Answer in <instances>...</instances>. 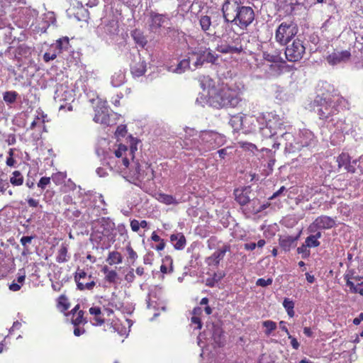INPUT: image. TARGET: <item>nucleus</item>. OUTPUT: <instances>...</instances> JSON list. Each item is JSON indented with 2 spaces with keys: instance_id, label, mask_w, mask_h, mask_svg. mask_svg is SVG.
I'll list each match as a JSON object with an SVG mask.
<instances>
[{
  "instance_id": "obj_1",
  "label": "nucleus",
  "mask_w": 363,
  "mask_h": 363,
  "mask_svg": "<svg viewBox=\"0 0 363 363\" xmlns=\"http://www.w3.org/2000/svg\"><path fill=\"white\" fill-rule=\"evenodd\" d=\"M221 11L225 22L241 29L247 28L255 18L254 9L250 6H245L241 0H225Z\"/></svg>"
},
{
  "instance_id": "obj_2",
  "label": "nucleus",
  "mask_w": 363,
  "mask_h": 363,
  "mask_svg": "<svg viewBox=\"0 0 363 363\" xmlns=\"http://www.w3.org/2000/svg\"><path fill=\"white\" fill-rule=\"evenodd\" d=\"M240 101L238 92L228 84H218L208 90V102L213 107H235Z\"/></svg>"
},
{
  "instance_id": "obj_3",
  "label": "nucleus",
  "mask_w": 363,
  "mask_h": 363,
  "mask_svg": "<svg viewBox=\"0 0 363 363\" xmlns=\"http://www.w3.org/2000/svg\"><path fill=\"white\" fill-rule=\"evenodd\" d=\"M315 112L320 120L325 122L333 121L332 117L340 112V106L345 107L348 102L340 95H333L331 97L319 98L315 100Z\"/></svg>"
},
{
  "instance_id": "obj_4",
  "label": "nucleus",
  "mask_w": 363,
  "mask_h": 363,
  "mask_svg": "<svg viewBox=\"0 0 363 363\" xmlns=\"http://www.w3.org/2000/svg\"><path fill=\"white\" fill-rule=\"evenodd\" d=\"M298 32V27L294 20H288L281 23L274 33L275 41L280 45H286Z\"/></svg>"
},
{
  "instance_id": "obj_5",
  "label": "nucleus",
  "mask_w": 363,
  "mask_h": 363,
  "mask_svg": "<svg viewBox=\"0 0 363 363\" xmlns=\"http://www.w3.org/2000/svg\"><path fill=\"white\" fill-rule=\"evenodd\" d=\"M226 142L225 135L213 130H203L200 132L198 147L199 151L205 152L214 150L222 146Z\"/></svg>"
},
{
  "instance_id": "obj_6",
  "label": "nucleus",
  "mask_w": 363,
  "mask_h": 363,
  "mask_svg": "<svg viewBox=\"0 0 363 363\" xmlns=\"http://www.w3.org/2000/svg\"><path fill=\"white\" fill-rule=\"evenodd\" d=\"M281 140L285 141V148L290 152L300 151L305 147L311 146L314 143V137L311 133L303 134L299 138L293 143L294 136L290 133H285L281 135Z\"/></svg>"
},
{
  "instance_id": "obj_7",
  "label": "nucleus",
  "mask_w": 363,
  "mask_h": 363,
  "mask_svg": "<svg viewBox=\"0 0 363 363\" xmlns=\"http://www.w3.org/2000/svg\"><path fill=\"white\" fill-rule=\"evenodd\" d=\"M262 58L264 60L272 63L269 65V69L273 76H279L283 70L284 65L286 61L281 56V51L279 50L262 51Z\"/></svg>"
},
{
  "instance_id": "obj_8",
  "label": "nucleus",
  "mask_w": 363,
  "mask_h": 363,
  "mask_svg": "<svg viewBox=\"0 0 363 363\" xmlns=\"http://www.w3.org/2000/svg\"><path fill=\"white\" fill-rule=\"evenodd\" d=\"M285 56L289 62H299L306 53L304 41L300 38L294 39L291 44H287Z\"/></svg>"
},
{
  "instance_id": "obj_9",
  "label": "nucleus",
  "mask_w": 363,
  "mask_h": 363,
  "mask_svg": "<svg viewBox=\"0 0 363 363\" xmlns=\"http://www.w3.org/2000/svg\"><path fill=\"white\" fill-rule=\"evenodd\" d=\"M74 279L77 289L80 291H92L96 284L92 274H87L84 269L79 267L74 274Z\"/></svg>"
},
{
  "instance_id": "obj_10",
  "label": "nucleus",
  "mask_w": 363,
  "mask_h": 363,
  "mask_svg": "<svg viewBox=\"0 0 363 363\" xmlns=\"http://www.w3.org/2000/svg\"><path fill=\"white\" fill-rule=\"evenodd\" d=\"M133 180V183L135 185L140 186L142 183L152 181L155 178L154 170L150 166H146L144 169H141L140 166L137 164L135 169L130 173V176Z\"/></svg>"
},
{
  "instance_id": "obj_11",
  "label": "nucleus",
  "mask_w": 363,
  "mask_h": 363,
  "mask_svg": "<svg viewBox=\"0 0 363 363\" xmlns=\"http://www.w3.org/2000/svg\"><path fill=\"white\" fill-rule=\"evenodd\" d=\"M335 220L334 218L322 215L318 216L308 228L310 233H315L318 230H328L333 228L335 225Z\"/></svg>"
},
{
  "instance_id": "obj_12",
  "label": "nucleus",
  "mask_w": 363,
  "mask_h": 363,
  "mask_svg": "<svg viewBox=\"0 0 363 363\" xmlns=\"http://www.w3.org/2000/svg\"><path fill=\"white\" fill-rule=\"evenodd\" d=\"M170 18L167 13H159L155 11L150 12V28L152 30L157 31L167 23Z\"/></svg>"
},
{
  "instance_id": "obj_13",
  "label": "nucleus",
  "mask_w": 363,
  "mask_h": 363,
  "mask_svg": "<svg viewBox=\"0 0 363 363\" xmlns=\"http://www.w3.org/2000/svg\"><path fill=\"white\" fill-rule=\"evenodd\" d=\"M351 52L349 50L337 51L335 50L327 56L326 60L330 65H337L341 63H346L350 60Z\"/></svg>"
},
{
  "instance_id": "obj_14",
  "label": "nucleus",
  "mask_w": 363,
  "mask_h": 363,
  "mask_svg": "<svg viewBox=\"0 0 363 363\" xmlns=\"http://www.w3.org/2000/svg\"><path fill=\"white\" fill-rule=\"evenodd\" d=\"M130 72L135 77H141L146 72L145 61L140 57V54L134 56V59L130 65Z\"/></svg>"
},
{
  "instance_id": "obj_15",
  "label": "nucleus",
  "mask_w": 363,
  "mask_h": 363,
  "mask_svg": "<svg viewBox=\"0 0 363 363\" xmlns=\"http://www.w3.org/2000/svg\"><path fill=\"white\" fill-rule=\"evenodd\" d=\"M134 150H136V147L133 148L131 147L130 149H128L125 145H118V148L114 150L113 155L109 157L108 164L111 165V164L114 163L115 159L123 158L125 155L128 157V155H130L133 159Z\"/></svg>"
},
{
  "instance_id": "obj_16",
  "label": "nucleus",
  "mask_w": 363,
  "mask_h": 363,
  "mask_svg": "<svg viewBox=\"0 0 363 363\" xmlns=\"http://www.w3.org/2000/svg\"><path fill=\"white\" fill-rule=\"evenodd\" d=\"M230 250L229 245H224L215 251L210 257L206 259V263L210 267H217L220 262L223 259L225 253Z\"/></svg>"
},
{
  "instance_id": "obj_17",
  "label": "nucleus",
  "mask_w": 363,
  "mask_h": 363,
  "mask_svg": "<svg viewBox=\"0 0 363 363\" xmlns=\"http://www.w3.org/2000/svg\"><path fill=\"white\" fill-rule=\"evenodd\" d=\"M94 121L100 124L110 125V115L108 108L104 106H97L95 108Z\"/></svg>"
},
{
  "instance_id": "obj_18",
  "label": "nucleus",
  "mask_w": 363,
  "mask_h": 363,
  "mask_svg": "<svg viewBox=\"0 0 363 363\" xmlns=\"http://www.w3.org/2000/svg\"><path fill=\"white\" fill-rule=\"evenodd\" d=\"M104 32L110 36L117 35L119 31V23L118 18L113 13L107 21L105 22V24L103 27Z\"/></svg>"
},
{
  "instance_id": "obj_19",
  "label": "nucleus",
  "mask_w": 363,
  "mask_h": 363,
  "mask_svg": "<svg viewBox=\"0 0 363 363\" xmlns=\"http://www.w3.org/2000/svg\"><path fill=\"white\" fill-rule=\"evenodd\" d=\"M252 189L250 186H245L242 189H237L234 191L235 201L240 205L245 206L250 201Z\"/></svg>"
},
{
  "instance_id": "obj_20",
  "label": "nucleus",
  "mask_w": 363,
  "mask_h": 363,
  "mask_svg": "<svg viewBox=\"0 0 363 363\" xmlns=\"http://www.w3.org/2000/svg\"><path fill=\"white\" fill-rule=\"evenodd\" d=\"M277 10L283 11L286 15H291L295 9V6L297 4L296 0H276Z\"/></svg>"
},
{
  "instance_id": "obj_21",
  "label": "nucleus",
  "mask_w": 363,
  "mask_h": 363,
  "mask_svg": "<svg viewBox=\"0 0 363 363\" xmlns=\"http://www.w3.org/2000/svg\"><path fill=\"white\" fill-rule=\"evenodd\" d=\"M170 241L177 250H183L186 242V238L182 233L171 235Z\"/></svg>"
},
{
  "instance_id": "obj_22",
  "label": "nucleus",
  "mask_w": 363,
  "mask_h": 363,
  "mask_svg": "<svg viewBox=\"0 0 363 363\" xmlns=\"http://www.w3.org/2000/svg\"><path fill=\"white\" fill-rule=\"evenodd\" d=\"M352 286H345L350 294H359L363 296V277H360L352 281Z\"/></svg>"
},
{
  "instance_id": "obj_23",
  "label": "nucleus",
  "mask_w": 363,
  "mask_h": 363,
  "mask_svg": "<svg viewBox=\"0 0 363 363\" xmlns=\"http://www.w3.org/2000/svg\"><path fill=\"white\" fill-rule=\"evenodd\" d=\"M298 240L297 237H293L290 235L280 237L279 239V246L284 251H289L294 242Z\"/></svg>"
},
{
  "instance_id": "obj_24",
  "label": "nucleus",
  "mask_w": 363,
  "mask_h": 363,
  "mask_svg": "<svg viewBox=\"0 0 363 363\" xmlns=\"http://www.w3.org/2000/svg\"><path fill=\"white\" fill-rule=\"evenodd\" d=\"M198 18L201 30L206 35H210L209 31L212 24L211 18L207 15H201Z\"/></svg>"
},
{
  "instance_id": "obj_25",
  "label": "nucleus",
  "mask_w": 363,
  "mask_h": 363,
  "mask_svg": "<svg viewBox=\"0 0 363 363\" xmlns=\"http://www.w3.org/2000/svg\"><path fill=\"white\" fill-rule=\"evenodd\" d=\"M125 81V74L123 71L119 69L111 76V84L115 87H118L124 84Z\"/></svg>"
},
{
  "instance_id": "obj_26",
  "label": "nucleus",
  "mask_w": 363,
  "mask_h": 363,
  "mask_svg": "<svg viewBox=\"0 0 363 363\" xmlns=\"http://www.w3.org/2000/svg\"><path fill=\"white\" fill-rule=\"evenodd\" d=\"M110 166L111 169H115L116 171H124L129 166V159L126 155L121 159H115L114 163Z\"/></svg>"
},
{
  "instance_id": "obj_27",
  "label": "nucleus",
  "mask_w": 363,
  "mask_h": 363,
  "mask_svg": "<svg viewBox=\"0 0 363 363\" xmlns=\"http://www.w3.org/2000/svg\"><path fill=\"white\" fill-rule=\"evenodd\" d=\"M157 200L160 203H162L166 205H177L179 202L177 199L172 195L166 194L164 193H159L156 197Z\"/></svg>"
},
{
  "instance_id": "obj_28",
  "label": "nucleus",
  "mask_w": 363,
  "mask_h": 363,
  "mask_svg": "<svg viewBox=\"0 0 363 363\" xmlns=\"http://www.w3.org/2000/svg\"><path fill=\"white\" fill-rule=\"evenodd\" d=\"M106 262L109 265L121 264L123 262L122 255L118 251L109 252L106 258Z\"/></svg>"
},
{
  "instance_id": "obj_29",
  "label": "nucleus",
  "mask_w": 363,
  "mask_h": 363,
  "mask_svg": "<svg viewBox=\"0 0 363 363\" xmlns=\"http://www.w3.org/2000/svg\"><path fill=\"white\" fill-rule=\"evenodd\" d=\"M71 323L74 326H80L87 323L86 318L84 317V312L79 311L77 313H73L71 318Z\"/></svg>"
},
{
  "instance_id": "obj_30",
  "label": "nucleus",
  "mask_w": 363,
  "mask_h": 363,
  "mask_svg": "<svg viewBox=\"0 0 363 363\" xmlns=\"http://www.w3.org/2000/svg\"><path fill=\"white\" fill-rule=\"evenodd\" d=\"M68 248L66 245L62 244L57 252L56 261L58 263H64L69 260Z\"/></svg>"
},
{
  "instance_id": "obj_31",
  "label": "nucleus",
  "mask_w": 363,
  "mask_h": 363,
  "mask_svg": "<svg viewBox=\"0 0 363 363\" xmlns=\"http://www.w3.org/2000/svg\"><path fill=\"white\" fill-rule=\"evenodd\" d=\"M360 277L361 276L357 274L355 269L348 268L343 275V279L345 281V286H352V281H354Z\"/></svg>"
},
{
  "instance_id": "obj_32",
  "label": "nucleus",
  "mask_w": 363,
  "mask_h": 363,
  "mask_svg": "<svg viewBox=\"0 0 363 363\" xmlns=\"http://www.w3.org/2000/svg\"><path fill=\"white\" fill-rule=\"evenodd\" d=\"M218 51L223 54H240L243 51L242 47H236L230 45L220 46L218 48Z\"/></svg>"
},
{
  "instance_id": "obj_33",
  "label": "nucleus",
  "mask_w": 363,
  "mask_h": 363,
  "mask_svg": "<svg viewBox=\"0 0 363 363\" xmlns=\"http://www.w3.org/2000/svg\"><path fill=\"white\" fill-rule=\"evenodd\" d=\"M89 312L91 315L95 316L94 320L96 325H101L104 323L105 320L104 318H103L101 316V310L99 307H91L89 310Z\"/></svg>"
},
{
  "instance_id": "obj_34",
  "label": "nucleus",
  "mask_w": 363,
  "mask_h": 363,
  "mask_svg": "<svg viewBox=\"0 0 363 363\" xmlns=\"http://www.w3.org/2000/svg\"><path fill=\"white\" fill-rule=\"evenodd\" d=\"M54 45L55 48L59 50L60 53H62L63 50H68L69 46V39L67 36L60 38L56 40V43L54 44Z\"/></svg>"
},
{
  "instance_id": "obj_35",
  "label": "nucleus",
  "mask_w": 363,
  "mask_h": 363,
  "mask_svg": "<svg viewBox=\"0 0 363 363\" xmlns=\"http://www.w3.org/2000/svg\"><path fill=\"white\" fill-rule=\"evenodd\" d=\"M9 181L12 185L18 186L23 184L24 177L20 171L16 170L12 172Z\"/></svg>"
},
{
  "instance_id": "obj_36",
  "label": "nucleus",
  "mask_w": 363,
  "mask_h": 363,
  "mask_svg": "<svg viewBox=\"0 0 363 363\" xmlns=\"http://www.w3.org/2000/svg\"><path fill=\"white\" fill-rule=\"evenodd\" d=\"M162 262L163 264L160 266V272L162 274L172 272L173 271L172 259L169 256H166Z\"/></svg>"
},
{
  "instance_id": "obj_37",
  "label": "nucleus",
  "mask_w": 363,
  "mask_h": 363,
  "mask_svg": "<svg viewBox=\"0 0 363 363\" xmlns=\"http://www.w3.org/2000/svg\"><path fill=\"white\" fill-rule=\"evenodd\" d=\"M283 306L286 311L288 315L293 318L295 315L294 302L289 298H285L283 301Z\"/></svg>"
},
{
  "instance_id": "obj_38",
  "label": "nucleus",
  "mask_w": 363,
  "mask_h": 363,
  "mask_svg": "<svg viewBox=\"0 0 363 363\" xmlns=\"http://www.w3.org/2000/svg\"><path fill=\"white\" fill-rule=\"evenodd\" d=\"M206 62L215 64L218 60V55H215L209 48L201 52Z\"/></svg>"
},
{
  "instance_id": "obj_39",
  "label": "nucleus",
  "mask_w": 363,
  "mask_h": 363,
  "mask_svg": "<svg viewBox=\"0 0 363 363\" xmlns=\"http://www.w3.org/2000/svg\"><path fill=\"white\" fill-rule=\"evenodd\" d=\"M350 161L351 157L349 154L346 152H342L336 160L339 168L342 167H345L349 163H350Z\"/></svg>"
},
{
  "instance_id": "obj_40",
  "label": "nucleus",
  "mask_w": 363,
  "mask_h": 363,
  "mask_svg": "<svg viewBox=\"0 0 363 363\" xmlns=\"http://www.w3.org/2000/svg\"><path fill=\"white\" fill-rule=\"evenodd\" d=\"M18 96L16 91H7L4 93L3 99L7 104H13Z\"/></svg>"
},
{
  "instance_id": "obj_41",
  "label": "nucleus",
  "mask_w": 363,
  "mask_h": 363,
  "mask_svg": "<svg viewBox=\"0 0 363 363\" xmlns=\"http://www.w3.org/2000/svg\"><path fill=\"white\" fill-rule=\"evenodd\" d=\"M262 325L266 328L264 333L269 336L271 333L277 329V323L270 320H267L262 322Z\"/></svg>"
},
{
  "instance_id": "obj_42",
  "label": "nucleus",
  "mask_w": 363,
  "mask_h": 363,
  "mask_svg": "<svg viewBox=\"0 0 363 363\" xmlns=\"http://www.w3.org/2000/svg\"><path fill=\"white\" fill-rule=\"evenodd\" d=\"M125 250L128 255V261H130L132 264H133L138 259V256L137 252L132 247L130 242L126 245Z\"/></svg>"
},
{
  "instance_id": "obj_43",
  "label": "nucleus",
  "mask_w": 363,
  "mask_h": 363,
  "mask_svg": "<svg viewBox=\"0 0 363 363\" xmlns=\"http://www.w3.org/2000/svg\"><path fill=\"white\" fill-rule=\"evenodd\" d=\"M57 306L62 307L63 311H67L69 308V303L65 295H60L57 299Z\"/></svg>"
},
{
  "instance_id": "obj_44",
  "label": "nucleus",
  "mask_w": 363,
  "mask_h": 363,
  "mask_svg": "<svg viewBox=\"0 0 363 363\" xmlns=\"http://www.w3.org/2000/svg\"><path fill=\"white\" fill-rule=\"evenodd\" d=\"M105 281L108 282L109 284H114L116 283L117 279H118V273L113 270L111 269L106 276H105Z\"/></svg>"
},
{
  "instance_id": "obj_45",
  "label": "nucleus",
  "mask_w": 363,
  "mask_h": 363,
  "mask_svg": "<svg viewBox=\"0 0 363 363\" xmlns=\"http://www.w3.org/2000/svg\"><path fill=\"white\" fill-rule=\"evenodd\" d=\"M305 244L308 247H318L320 242L315 239V237H313L312 235L307 237L305 240Z\"/></svg>"
},
{
  "instance_id": "obj_46",
  "label": "nucleus",
  "mask_w": 363,
  "mask_h": 363,
  "mask_svg": "<svg viewBox=\"0 0 363 363\" xmlns=\"http://www.w3.org/2000/svg\"><path fill=\"white\" fill-rule=\"evenodd\" d=\"M238 144H239L240 147H242L245 150H249V151L253 152L255 150H257L256 145L251 143L240 141V142H238Z\"/></svg>"
},
{
  "instance_id": "obj_47",
  "label": "nucleus",
  "mask_w": 363,
  "mask_h": 363,
  "mask_svg": "<svg viewBox=\"0 0 363 363\" xmlns=\"http://www.w3.org/2000/svg\"><path fill=\"white\" fill-rule=\"evenodd\" d=\"M13 155H14V149L11 148L9 150V157L6 158V164L9 167H14L16 163V161L13 158Z\"/></svg>"
},
{
  "instance_id": "obj_48",
  "label": "nucleus",
  "mask_w": 363,
  "mask_h": 363,
  "mask_svg": "<svg viewBox=\"0 0 363 363\" xmlns=\"http://www.w3.org/2000/svg\"><path fill=\"white\" fill-rule=\"evenodd\" d=\"M101 223H103L102 225H106L108 226L107 228H104V230L101 232L104 235L107 236L110 231L113 230L114 224L107 221L105 218H102Z\"/></svg>"
},
{
  "instance_id": "obj_49",
  "label": "nucleus",
  "mask_w": 363,
  "mask_h": 363,
  "mask_svg": "<svg viewBox=\"0 0 363 363\" xmlns=\"http://www.w3.org/2000/svg\"><path fill=\"white\" fill-rule=\"evenodd\" d=\"M50 184V178L48 177H41L38 183V186L44 190Z\"/></svg>"
},
{
  "instance_id": "obj_50",
  "label": "nucleus",
  "mask_w": 363,
  "mask_h": 363,
  "mask_svg": "<svg viewBox=\"0 0 363 363\" xmlns=\"http://www.w3.org/2000/svg\"><path fill=\"white\" fill-rule=\"evenodd\" d=\"M272 281H273V280L272 278H268L267 279H265L264 278H259L257 280L256 285L262 286V287H265V286L271 285L272 284Z\"/></svg>"
},
{
  "instance_id": "obj_51",
  "label": "nucleus",
  "mask_w": 363,
  "mask_h": 363,
  "mask_svg": "<svg viewBox=\"0 0 363 363\" xmlns=\"http://www.w3.org/2000/svg\"><path fill=\"white\" fill-rule=\"evenodd\" d=\"M127 133V128L125 125H120L117 127L116 130L115 132V135L116 136L124 137Z\"/></svg>"
},
{
  "instance_id": "obj_52",
  "label": "nucleus",
  "mask_w": 363,
  "mask_h": 363,
  "mask_svg": "<svg viewBox=\"0 0 363 363\" xmlns=\"http://www.w3.org/2000/svg\"><path fill=\"white\" fill-rule=\"evenodd\" d=\"M9 183L6 180L0 179V192L4 194L9 188Z\"/></svg>"
},
{
  "instance_id": "obj_53",
  "label": "nucleus",
  "mask_w": 363,
  "mask_h": 363,
  "mask_svg": "<svg viewBox=\"0 0 363 363\" xmlns=\"http://www.w3.org/2000/svg\"><path fill=\"white\" fill-rule=\"evenodd\" d=\"M191 321L193 324L196 325L195 329L200 330L202 328V323L200 317L199 316H192L191 318Z\"/></svg>"
},
{
  "instance_id": "obj_54",
  "label": "nucleus",
  "mask_w": 363,
  "mask_h": 363,
  "mask_svg": "<svg viewBox=\"0 0 363 363\" xmlns=\"http://www.w3.org/2000/svg\"><path fill=\"white\" fill-rule=\"evenodd\" d=\"M56 58V54L51 53V52H46L43 55V60L45 62H49L50 60H53Z\"/></svg>"
},
{
  "instance_id": "obj_55",
  "label": "nucleus",
  "mask_w": 363,
  "mask_h": 363,
  "mask_svg": "<svg viewBox=\"0 0 363 363\" xmlns=\"http://www.w3.org/2000/svg\"><path fill=\"white\" fill-rule=\"evenodd\" d=\"M269 205L270 204L269 203H266L260 205L258 208H253V209L252 210V213H253L254 214L259 213L264 211V209H266L267 208H268Z\"/></svg>"
},
{
  "instance_id": "obj_56",
  "label": "nucleus",
  "mask_w": 363,
  "mask_h": 363,
  "mask_svg": "<svg viewBox=\"0 0 363 363\" xmlns=\"http://www.w3.org/2000/svg\"><path fill=\"white\" fill-rule=\"evenodd\" d=\"M287 337L291 340V347L295 350H298L300 346V344L298 342V340H296V338L293 337L291 334L289 335H288Z\"/></svg>"
},
{
  "instance_id": "obj_57",
  "label": "nucleus",
  "mask_w": 363,
  "mask_h": 363,
  "mask_svg": "<svg viewBox=\"0 0 363 363\" xmlns=\"http://www.w3.org/2000/svg\"><path fill=\"white\" fill-rule=\"evenodd\" d=\"M357 162V160H354L352 161V164L351 162L349 163L345 167V169L348 172H350V173H354L356 172V169H355V165Z\"/></svg>"
},
{
  "instance_id": "obj_58",
  "label": "nucleus",
  "mask_w": 363,
  "mask_h": 363,
  "mask_svg": "<svg viewBox=\"0 0 363 363\" xmlns=\"http://www.w3.org/2000/svg\"><path fill=\"white\" fill-rule=\"evenodd\" d=\"M139 221L138 220L133 219L130 221V228L133 232H138L140 229Z\"/></svg>"
},
{
  "instance_id": "obj_59",
  "label": "nucleus",
  "mask_w": 363,
  "mask_h": 363,
  "mask_svg": "<svg viewBox=\"0 0 363 363\" xmlns=\"http://www.w3.org/2000/svg\"><path fill=\"white\" fill-rule=\"evenodd\" d=\"M189 67V59H184L182 60L178 66L177 69H182V68H186Z\"/></svg>"
},
{
  "instance_id": "obj_60",
  "label": "nucleus",
  "mask_w": 363,
  "mask_h": 363,
  "mask_svg": "<svg viewBox=\"0 0 363 363\" xmlns=\"http://www.w3.org/2000/svg\"><path fill=\"white\" fill-rule=\"evenodd\" d=\"M125 279L128 282H133L134 281V279H135V274L133 273V269L126 274V275L125 276Z\"/></svg>"
},
{
  "instance_id": "obj_61",
  "label": "nucleus",
  "mask_w": 363,
  "mask_h": 363,
  "mask_svg": "<svg viewBox=\"0 0 363 363\" xmlns=\"http://www.w3.org/2000/svg\"><path fill=\"white\" fill-rule=\"evenodd\" d=\"M224 276L225 274L223 272L214 273L212 277V280L216 282H218L224 277Z\"/></svg>"
},
{
  "instance_id": "obj_62",
  "label": "nucleus",
  "mask_w": 363,
  "mask_h": 363,
  "mask_svg": "<svg viewBox=\"0 0 363 363\" xmlns=\"http://www.w3.org/2000/svg\"><path fill=\"white\" fill-rule=\"evenodd\" d=\"M85 333V329L84 328H81L80 326H74V335L75 336H80L81 335Z\"/></svg>"
},
{
  "instance_id": "obj_63",
  "label": "nucleus",
  "mask_w": 363,
  "mask_h": 363,
  "mask_svg": "<svg viewBox=\"0 0 363 363\" xmlns=\"http://www.w3.org/2000/svg\"><path fill=\"white\" fill-rule=\"evenodd\" d=\"M33 238L32 236H23L21 238L20 242L22 245L26 246L28 243H30L32 241Z\"/></svg>"
},
{
  "instance_id": "obj_64",
  "label": "nucleus",
  "mask_w": 363,
  "mask_h": 363,
  "mask_svg": "<svg viewBox=\"0 0 363 363\" xmlns=\"http://www.w3.org/2000/svg\"><path fill=\"white\" fill-rule=\"evenodd\" d=\"M28 204L30 207L35 208L39 205V201L33 198H29L27 199Z\"/></svg>"
}]
</instances>
